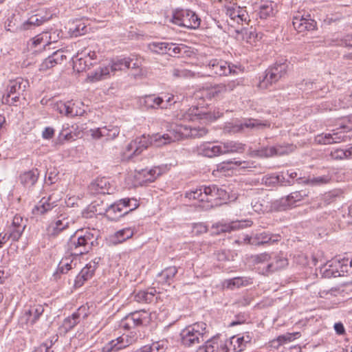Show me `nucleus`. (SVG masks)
Segmentation results:
<instances>
[{
  "mask_svg": "<svg viewBox=\"0 0 352 352\" xmlns=\"http://www.w3.org/2000/svg\"><path fill=\"white\" fill-rule=\"evenodd\" d=\"M207 133L208 130L204 126L176 124L168 133H156L151 137L143 135L133 140L122 151V160L124 161L133 160L135 157L140 155L150 145L161 147L183 138H201Z\"/></svg>",
  "mask_w": 352,
  "mask_h": 352,
  "instance_id": "obj_1",
  "label": "nucleus"
},
{
  "mask_svg": "<svg viewBox=\"0 0 352 352\" xmlns=\"http://www.w3.org/2000/svg\"><path fill=\"white\" fill-rule=\"evenodd\" d=\"M98 231L95 229L77 231L68 243V250L76 256L87 254L98 244Z\"/></svg>",
  "mask_w": 352,
  "mask_h": 352,
  "instance_id": "obj_2",
  "label": "nucleus"
},
{
  "mask_svg": "<svg viewBox=\"0 0 352 352\" xmlns=\"http://www.w3.org/2000/svg\"><path fill=\"white\" fill-rule=\"evenodd\" d=\"M181 342L187 347L194 346L210 339L208 325L204 322L186 327L180 333Z\"/></svg>",
  "mask_w": 352,
  "mask_h": 352,
  "instance_id": "obj_3",
  "label": "nucleus"
},
{
  "mask_svg": "<svg viewBox=\"0 0 352 352\" xmlns=\"http://www.w3.org/2000/svg\"><path fill=\"white\" fill-rule=\"evenodd\" d=\"M221 115L219 111L212 113L206 111L203 108L192 107L186 111H181L177 115V118L184 122H199L201 124H206L220 118Z\"/></svg>",
  "mask_w": 352,
  "mask_h": 352,
  "instance_id": "obj_4",
  "label": "nucleus"
},
{
  "mask_svg": "<svg viewBox=\"0 0 352 352\" xmlns=\"http://www.w3.org/2000/svg\"><path fill=\"white\" fill-rule=\"evenodd\" d=\"M28 86V81L22 78L10 80L7 86L6 94L2 98L3 103L9 105L14 104L19 101Z\"/></svg>",
  "mask_w": 352,
  "mask_h": 352,
  "instance_id": "obj_5",
  "label": "nucleus"
},
{
  "mask_svg": "<svg viewBox=\"0 0 352 352\" xmlns=\"http://www.w3.org/2000/svg\"><path fill=\"white\" fill-rule=\"evenodd\" d=\"M206 67L210 70V76H227L230 74H237L238 70L242 71L241 67L230 65L221 58H212L206 62Z\"/></svg>",
  "mask_w": 352,
  "mask_h": 352,
  "instance_id": "obj_6",
  "label": "nucleus"
},
{
  "mask_svg": "<svg viewBox=\"0 0 352 352\" xmlns=\"http://www.w3.org/2000/svg\"><path fill=\"white\" fill-rule=\"evenodd\" d=\"M288 63L286 60L280 63H276L265 71V75L263 80L259 82V87L261 89L267 88L269 85L276 82L283 78L288 69Z\"/></svg>",
  "mask_w": 352,
  "mask_h": 352,
  "instance_id": "obj_7",
  "label": "nucleus"
},
{
  "mask_svg": "<svg viewBox=\"0 0 352 352\" xmlns=\"http://www.w3.org/2000/svg\"><path fill=\"white\" fill-rule=\"evenodd\" d=\"M83 103L79 101H58L53 104V109L69 118L82 116L85 113Z\"/></svg>",
  "mask_w": 352,
  "mask_h": 352,
  "instance_id": "obj_8",
  "label": "nucleus"
},
{
  "mask_svg": "<svg viewBox=\"0 0 352 352\" xmlns=\"http://www.w3.org/2000/svg\"><path fill=\"white\" fill-rule=\"evenodd\" d=\"M173 22L179 26L197 29L200 25L201 19L192 10H182L177 11L173 14Z\"/></svg>",
  "mask_w": 352,
  "mask_h": 352,
  "instance_id": "obj_9",
  "label": "nucleus"
},
{
  "mask_svg": "<svg viewBox=\"0 0 352 352\" xmlns=\"http://www.w3.org/2000/svg\"><path fill=\"white\" fill-rule=\"evenodd\" d=\"M234 349L230 339L218 342V339L213 337L200 346L196 352H235Z\"/></svg>",
  "mask_w": 352,
  "mask_h": 352,
  "instance_id": "obj_10",
  "label": "nucleus"
},
{
  "mask_svg": "<svg viewBox=\"0 0 352 352\" xmlns=\"http://www.w3.org/2000/svg\"><path fill=\"white\" fill-rule=\"evenodd\" d=\"M149 322V314L145 311L131 313L120 322V327L130 330L135 327L146 325Z\"/></svg>",
  "mask_w": 352,
  "mask_h": 352,
  "instance_id": "obj_11",
  "label": "nucleus"
},
{
  "mask_svg": "<svg viewBox=\"0 0 352 352\" xmlns=\"http://www.w3.org/2000/svg\"><path fill=\"white\" fill-rule=\"evenodd\" d=\"M44 307L41 305H34L25 307L19 318V322L21 325H34L43 315Z\"/></svg>",
  "mask_w": 352,
  "mask_h": 352,
  "instance_id": "obj_12",
  "label": "nucleus"
},
{
  "mask_svg": "<svg viewBox=\"0 0 352 352\" xmlns=\"http://www.w3.org/2000/svg\"><path fill=\"white\" fill-rule=\"evenodd\" d=\"M302 197L303 196L300 192H292L290 195L276 201L274 203V207L280 211L292 209L299 206V203L302 200Z\"/></svg>",
  "mask_w": 352,
  "mask_h": 352,
  "instance_id": "obj_13",
  "label": "nucleus"
},
{
  "mask_svg": "<svg viewBox=\"0 0 352 352\" xmlns=\"http://www.w3.org/2000/svg\"><path fill=\"white\" fill-rule=\"evenodd\" d=\"M70 221L63 214H60L52 220L46 228V233L50 236H56L63 230L68 228Z\"/></svg>",
  "mask_w": 352,
  "mask_h": 352,
  "instance_id": "obj_14",
  "label": "nucleus"
},
{
  "mask_svg": "<svg viewBox=\"0 0 352 352\" xmlns=\"http://www.w3.org/2000/svg\"><path fill=\"white\" fill-rule=\"evenodd\" d=\"M197 153L199 155L207 157H214L222 155L220 142H205L197 148Z\"/></svg>",
  "mask_w": 352,
  "mask_h": 352,
  "instance_id": "obj_15",
  "label": "nucleus"
},
{
  "mask_svg": "<svg viewBox=\"0 0 352 352\" xmlns=\"http://www.w3.org/2000/svg\"><path fill=\"white\" fill-rule=\"evenodd\" d=\"M89 132L94 139L105 138L107 140H111L115 139L119 135L120 129L117 126L108 125L90 129Z\"/></svg>",
  "mask_w": 352,
  "mask_h": 352,
  "instance_id": "obj_16",
  "label": "nucleus"
},
{
  "mask_svg": "<svg viewBox=\"0 0 352 352\" xmlns=\"http://www.w3.org/2000/svg\"><path fill=\"white\" fill-rule=\"evenodd\" d=\"M346 135L342 132L333 130L332 133H321L316 137V142L320 144H330L346 141Z\"/></svg>",
  "mask_w": 352,
  "mask_h": 352,
  "instance_id": "obj_17",
  "label": "nucleus"
},
{
  "mask_svg": "<svg viewBox=\"0 0 352 352\" xmlns=\"http://www.w3.org/2000/svg\"><path fill=\"white\" fill-rule=\"evenodd\" d=\"M269 126L270 124L267 122H262L261 121L255 119H249L245 120L244 122L240 124L230 125L229 124L226 126L225 131L230 133H236L241 132L244 128L260 129Z\"/></svg>",
  "mask_w": 352,
  "mask_h": 352,
  "instance_id": "obj_18",
  "label": "nucleus"
},
{
  "mask_svg": "<svg viewBox=\"0 0 352 352\" xmlns=\"http://www.w3.org/2000/svg\"><path fill=\"white\" fill-rule=\"evenodd\" d=\"M292 24L295 30L299 32L306 30H313L316 27V22L312 19L309 14L306 16L298 14L293 17Z\"/></svg>",
  "mask_w": 352,
  "mask_h": 352,
  "instance_id": "obj_19",
  "label": "nucleus"
},
{
  "mask_svg": "<svg viewBox=\"0 0 352 352\" xmlns=\"http://www.w3.org/2000/svg\"><path fill=\"white\" fill-rule=\"evenodd\" d=\"M135 341L134 336H131L127 334H122L121 336L117 338L114 340H111L105 347L107 351H119L126 346L132 344Z\"/></svg>",
  "mask_w": 352,
  "mask_h": 352,
  "instance_id": "obj_20",
  "label": "nucleus"
},
{
  "mask_svg": "<svg viewBox=\"0 0 352 352\" xmlns=\"http://www.w3.org/2000/svg\"><path fill=\"white\" fill-rule=\"evenodd\" d=\"M226 14L230 17V20L237 23L246 21L248 18V14L245 8L235 4L227 6L226 7Z\"/></svg>",
  "mask_w": 352,
  "mask_h": 352,
  "instance_id": "obj_21",
  "label": "nucleus"
},
{
  "mask_svg": "<svg viewBox=\"0 0 352 352\" xmlns=\"http://www.w3.org/2000/svg\"><path fill=\"white\" fill-rule=\"evenodd\" d=\"M65 59H66V56L64 55L63 51L57 50L42 62L39 66V70L45 72L57 64H60Z\"/></svg>",
  "mask_w": 352,
  "mask_h": 352,
  "instance_id": "obj_22",
  "label": "nucleus"
},
{
  "mask_svg": "<svg viewBox=\"0 0 352 352\" xmlns=\"http://www.w3.org/2000/svg\"><path fill=\"white\" fill-rule=\"evenodd\" d=\"M288 264L285 258H276L273 261L266 263V266L258 267V272L263 275H268L270 273L281 270Z\"/></svg>",
  "mask_w": 352,
  "mask_h": 352,
  "instance_id": "obj_23",
  "label": "nucleus"
},
{
  "mask_svg": "<svg viewBox=\"0 0 352 352\" xmlns=\"http://www.w3.org/2000/svg\"><path fill=\"white\" fill-rule=\"evenodd\" d=\"M110 184L106 177H96L89 186V190L93 195L109 194Z\"/></svg>",
  "mask_w": 352,
  "mask_h": 352,
  "instance_id": "obj_24",
  "label": "nucleus"
},
{
  "mask_svg": "<svg viewBox=\"0 0 352 352\" xmlns=\"http://www.w3.org/2000/svg\"><path fill=\"white\" fill-rule=\"evenodd\" d=\"M222 155L227 154L242 153L245 150V144L234 140L220 142Z\"/></svg>",
  "mask_w": 352,
  "mask_h": 352,
  "instance_id": "obj_25",
  "label": "nucleus"
},
{
  "mask_svg": "<svg viewBox=\"0 0 352 352\" xmlns=\"http://www.w3.org/2000/svg\"><path fill=\"white\" fill-rule=\"evenodd\" d=\"M52 15H42L41 13L32 15L27 21L23 22L19 28L21 30H26L34 27L40 26L45 22L49 21Z\"/></svg>",
  "mask_w": 352,
  "mask_h": 352,
  "instance_id": "obj_26",
  "label": "nucleus"
},
{
  "mask_svg": "<svg viewBox=\"0 0 352 352\" xmlns=\"http://www.w3.org/2000/svg\"><path fill=\"white\" fill-rule=\"evenodd\" d=\"M55 201H51V197H43L32 208L34 215H42L52 210L56 206Z\"/></svg>",
  "mask_w": 352,
  "mask_h": 352,
  "instance_id": "obj_27",
  "label": "nucleus"
},
{
  "mask_svg": "<svg viewBox=\"0 0 352 352\" xmlns=\"http://www.w3.org/2000/svg\"><path fill=\"white\" fill-rule=\"evenodd\" d=\"M276 4L272 1H261L258 6L257 15L261 19H266L274 16L276 10L275 9Z\"/></svg>",
  "mask_w": 352,
  "mask_h": 352,
  "instance_id": "obj_28",
  "label": "nucleus"
},
{
  "mask_svg": "<svg viewBox=\"0 0 352 352\" xmlns=\"http://www.w3.org/2000/svg\"><path fill=\"white\" fill-rule=\"evenodd\" d=\"M12 230L10 232V236L12 241H16L19 239L25 228L23 219L20 215H15L12 223Z\"/></svg>",
  "mask_w": 352,
  "mask_h": 352,
  "instance_id": "obj_29",
  "label": "nucleus"
},
{
  "mask_svg": "<svg viewBox=\"0 0 352 352\" xmlns=\"http://www.w3.org/2000/svg\"><path fill=\"white\" fill-rule=\"evenodd\" d=\"M77 256L71 254L70 251L68 250L67 254L65 255L59 262L57 270L54 275L58 274H65L76 265L74 263V258Z\"/></svg>",
  "mask_w": 352,
  "mask_h": 352,
  "instance_id": "obj_30",
  "label": "nucleus"
},
{
  "mask_svg": "<svg viewBox=\"0 0 352 352\" xmlns=\"http://www.w3.org/2000/svg\"><path fill=\"white\" fill-rule=\"evenodd\" d=\"M177 273V268L175 266H170L162 270L157 276V281L162 285H170L174 280Z\"/></svg>",
  "mask_w": 352,
  "mask_h": 352,
  "instance_id": "obj_31",
  "label": "nucleus"
},
{
  "mask_svg": "<svg viewBox=\"0 0 352 352\" xmlns=\"http://www.w3.org/2000/svg\"><path fill=\"white\" fill-rule=\"evenodd\" d=\"M280 239L279 235H272L263 232L256 234L253 241H251V239H248V243L259 245L265 243H274L280 241Z\"/></svg>",
  "mask_w": 352,
  "mask_h": 352,
  "instance_id": "obj_32",
  "label": "nucleus"
},
{
  "mask_svg": "<svg viewBox=\"0 0 352 352\" xmlns=\"http://www.w3.org/2000/svg\"><path fill=\"white\" fill-rule=\"evenodd\" d=\"M226 94L224 89V84L220 83L213 87L203 89L201 92L202 96H205L207 98L219 99Z\"/></svg>",
  "mask_w": 352,
  "mask_h": 352,
  "instance_id": "obj_33",
  "label": "nucleus"
},
{
  "mask_svg": "<svg viewBox=\"0 0 352 352\" xmlns=\"http://www.w3.org/2000/svg\"><path fill=\"white\" fill-rule=\"evenodd\" d=\"M128 213L129 211H124V208L118 201L109 206L106 210L107 217L112 221H117Z\"/></svg>",
  "mask_w": 352,
  "mask_h": 352,
  "instance_id": "obj_34",
  "label": "nucleus"
},
{
  "mask_svg": "<svg viewBox=\"0 0 352 352\" xmlns=\"http://www.w3.org/2000/svg\"><path fill=\"white\" fill-rule=\"evenodd\" d=\"M100 261V257H96L89 263H88L86 266L79 272V278H84V280H87L90 279L93 276L95 270L98 267Z\"/></svg>",
  "mask_w": 352,
  "mask_h": 352,
  "instance_id": "obj_35",
  "label": "nucleus"
},
{
  "mask_svg": "<svg viewBox=\"0 0 352 352\" xmlns=\"http://www.w3.org/2000/svg\"><path fill=\"white\" fill-rule=\"evenodd\" d=\"M47 36V32H45L36 35L28 43V47L35 51L36 48L45 49L47 45H49Z\"/></svg>",
  "mask_w": 352,
  "mask_h": 352,
  "instance_id": "obj_36",
  "label": "nucleus"
},
{
  "mask_svg": "<svg viewBox=\"0 0 352 352\" xmlns=\"http://www.w3.org/2000/svg\"><path fill=\"white\" fill-rule=\"evenodd\" d=\"M132 58H118L112 61L111 66V72L120 71L125 69H129L130 67L136 68L138 67V63H133L131 65Z\"/></svg>",
  "mask_w": 352,
  "mask_h": 352,
  "instance_id": "obj_37",
  "label": "nucleus"
},
{
  "mask_svg": "<svg viewBox=\"0 0 352 352\" xmlns=\"http://www.w3.org/2000/svg\"><path fill=\"white\" fill-rule=\"evenodd\" d=\"M168 347V342L166 340H160L145 345L135 352H165Z\"/></svg>",
  "mask_w": 352,
  "mask_h": 352,
  "instance_id": "obj_38",
  "label": "nucleus"
},
{
  "mask_svg": "<svg viewBox=\"0 0 352 352\" xmlns=\"http://www.w3.org/2000/svg\"><path fill=\"white\" fill-rule=\"evenodd\" d=\"M134 234V230L131 228H124L117 231L112 236V241L115 244L121 243L131 239Z\"/></svg>",
  "mask_w": 352,
  "mask_h": 352,
  "instance_id": "obj_39",
  "label": "nucleus"
},
{
  "mask_svg": "<svg viewBox=\"0 0 352 352\" xmlns=\"http://www.w3.org/2000/svg\"><path fill=\"white\" fill-rule=\"evenodd\" d=\"M273 146H264L261 147L258 149H252L249 150V155L252 157H258V158H269L274 157V151Z\"/></svg>",
  "mask_w": 352,
  "mask_h": 352,
  "instance_id": "obj_40",
  "label": "nucleus"
},
{
  "mask_svg": "<svg viewBox=\"0 0 352 352\" xmlns=\"http://www.w3.org/2000/svg\"><path fill=\"white\" fill-rule=\"evenodd\" d=\"M274 157L287 155L295 151L296 146L293 144L284 143L273 146Z\"/></svg>",
  "mask_w": 352,
  "mask_h": 352,
  "instance_id": "obj_41",
  "label": "nucleus"
},
{
  "mask_svg": "<svg viewBox=\"0 0 352 352\" xmlns=\"http://www.w3.org/2000/svg\"><path fill=\"white\" fill-rule=\"evenodd\" d=\"M156 290L155 289H151L149 290L139 291L135 295V300L141 303H150L153 301Z\"/></svg>",
  "mask_w": 352,
  "mask_h": 352,
  "instance_id": "obj_42",
  "label": "nucleus"
},
{
  "mask_svg": "<svg viewBox=\"0 0 352 352\" xmlns=\"http://www.w3.org/2000/svg\"><path fill=\"white\" fill-rule=\"evenodd\" d=\"M299 336L300 333L298 332L294 333H287L286 334L279 336L277 338L274 339L270 342L271 346L278 349L280 345L294 340Z\"/></svg>",
  "mask_w": 352,
  "mask_h": 352,
  "instance_id": "obj_43",
  "label": "nucleus"
},
{
  "mask_svg": "<svg viewBox=\"0 0 352 352\" xmlns=\"http://www.w3.org/2000/svg\"><path fill=\"white\" fill-rule=\"evenodd\" d=\"M252 282L251 278L247 277H235L232 279L227 280L225 285L227 288L234 289L251 284Z\"/></svg>",
  "mask_w": 352,
  "mask_h": 352,
  "instance_id": "obj_44",
  "label": "nucleus"
},
{
  "mask_svg": "<svg viewBox=\"0 0 352 352\" xmlns=\"http://www.w3.org/2000/svg\"><path fill=\"white\" fill-rule=\"evenodd\" d=\"M143 177H126V182L129 184L132 182V185L128 186L129 189L135 188L140 186H146L149 184L155 182V177H148L147 179H142Z\"/></svg>",
  "mask_w": 352,
  "mask_h": 352,
  "instance_id": "obj_45",
  "label": "nucleus"
},
{
  "mask_svg": "<svg viewBox=\"0 0 352 352\" xmlns=\"http://www.w3.org/2000/svg\"><path fill=\"white\" fill-rule=\"evenodd\" d=\"M240 223L239 222H232L231 223H216L212 226L213 229H216L214 232L217 234H219L222 232H230L233 230H236L239 228Z\"/></svg>",
  "mask_w": 352,
  "mask_h": 352,
  "instance_id": "obj_46",
  "label": "nucleus"
},
{
  "mask_svg": "<svg viewBox=\"0 0 352 352\" xmlns=\"http://www.w3.org/2000/svg\"><path fill=\"white\" fill-rule=\"evenodd\" d=\"M163 100L160 97L155 95L146 96L144 98V104L146 108L162 109V102Z\"/></svg>",
  "mask_w": 352,
  "mask_h": 352,
  "instance_id": "obj_47",
  "label": "nucleus"
},
{
  "mask_svg": "<svg viewBox=\"0 0 352 352\" xmlns=\"http://www.w3.org/2000/svg\"><path fill=\"white\" fill-rule=\"evenodd\" d=\"M80 322L79 319L74 314L72 316L65 318L60 326V330L64 333H67L72 330L77 324Z\"/></svg>",
  "mask_w": 352,
  "mask_h": 352,
  "instance_id": "obj_48",
  "label": "nucleus"
},
{
  "mask_svg": "<svg viewBox=\"0 0 352 352\" xmlns=\"http://www.w3.org/2000/svg\"><path fill=\"white\" fill-rule=\"evenodd\" d=\"M235 164L232 161L223 162L216 166V168L212 170V175H215L216 173L223 174L224 176L229 175L226 173L234 168Z\"/></svg>",
  "mask_w": 352,
  "mask_h": 352,
  "instance_id": "obj_49",
  "label": "nucleus"
},
{
  "mask_svg": "<svg viewBox=\"0 0 352 352\" xmlns=\"http://www.w3.org/2000/svg\"><path fill=\"white\" fill-rule=\"evenodd\" d=\"M89 58L88 61L91 62V60L96 58V53L94 51H91L89 49L85 48L81 52H78L75 58H76V61L75 62V65H81L82 60H84V58Z\"/></svg>",
  "mask_w": 352,
  "mask_h": 352,
  "instance_id": "obj_50",
  "label": "nucleus"
},
{
  "mask_svg": "<svg viewBox=\"0 0 352 352\" xmlns=\"http://www.w3.org/2000/svg\"><path fill=\"white\" fill-rule=\"evenodd\" d=\"M111 72V65L100 67L98 69H96V71L90 76V78H91L92 80H100L102 79L106 78Z\"/></svg>",
  "mask_w": 352,
  "mask_h": 352,
  "instance_id": "obj_51",
  "label": "nucleus"
},
{
  "mask_svg": "<svg viewBox=\"0 0 352 352\" xmlns=\"http://www.w3.org/2000/svg\"><path fill=\"white\" fill-rule=\"evenodd\" d=\"M329 180V179H328V177H312L311 179H310L307 177H300L298 178V183H304L311 186L327 183Z\"/></svg>",
  "mask_w": 352,
  "mask_h": 352,
  "instance_id": "obj_52",
  "label": "nucleus"
},
{
  "mask_svg": "<svg viewBox=\"0 0 352 352\" xmlns=\"http://www.w3.org/2000/svg\"><path fill=\"white\" fill-rule=\"evenodd\" d=\"M148 47L151 52L159 54H166L167 52V42H153Z\"/></svg>",
  "mask_w": 352,
  "mask_h": 352,
  "instance_id": "obj_53",
  "label": "nucleus"
},
{
  "mask_svg": "<svg viewBox=\"0 0 352 352\" xmlns=\"http://www.w3.org/2000/svg\"><path fill=\"white\" fill-rule=\"evenodd\" d=\"M170 168V165L162 164L150 168L146 170V173L151 176H160L162 175L167 174Z\"/></svg>",
  "mask_w": 352,
  "mask_h": 352,
  "instance_id": "obj_54",
  "label": "nucleus"
},
{
  "mask_svg": "<svg viewBox=\"0 0 352 352\" xmlns=\"http://www.w3.org/2000/svg\"><path fill=\"white\" fill-rule=\"evenodd\" d=\"M45 32H47V41L48 45H50L53 43H56L60 38L63 37V33L61 30L59 29H51L49 31H45Z\"/></svg>",
  "mask_w": 352,
  "mask_h": 352,
  "instance_id": "obj_55",
  "label": "nucleus"
},
{
  "mask_svg": "<svg viewBox=\"0 0 352 352\" xmlns=\"http://www.w3.org/2000/svg\"><path fill=\"white\" fill-rule=\"evenodd\" d=\"M252 258L254 263L258 265L256 267V270L258 271V267H263L266 266L265 263L267 262V263L269 262L270 259V255L267 253H263L252 256Z\"/></svg>",
  "mask_w": 352,
  "mask_h": 352,
  "instance_id": "obj_56",
  "label": "nucleus"
},
{
  "mask_svg": "<svg viewBox=\"0 0 352 352\" xmlns=\"http://www.w3.org/2000/svg\"><path fill=\"white\" fill-rule=\"evenodd\" d=\"M230 340L232 341V345H234V347L236 349H234L235 352H241L243 351L248 345L246 342H243L242 338L239 335L234 336L231 337Z\"/></svg>",
  "mask_w": 352,
  "mask_h": 352,
  "instance_id": "obj_57",
  "label": "nucleus"
},
{
  "mask_svg": "<svg viewBox=\"0 0 352 352\" xmlns=\"http://www.w3.org/2000/svg\"><path fill=\"white\" fill-rule=\"evenodd\" d=\"M118 201L124 209L125 208L131 206V208L128 210L129 212L130 211L134 210L139 206V203H138V200L135 199L124 198V199H121L118 200Z\"/></svg>",
  "mask_w": 352,
  "mask_h": 352,
  "instance_id": "obj_58",
  "label": "nucleus"
},
{
  "mask_svg": "<svg viewBox=\"0 0 352 352\" xmlns=\"http://www.w3.org/2000/svg\"><path fill=\"white\" fill-rule=\"evenodd\" d=\"M59 138L65 140L74 139V135L69 124H65L63 125L62 130L59 133Z\"/></svg>",
  "mask_w": 352,
  "mask_h": 352,
  "instance_id": "obj_59",
  "label": "nucleus"
},
{
  "mask_svg": "<svg viewBox=\"0 0 352 352\" xmlns=\"http://www.w3.org/2000/svg\"><path fill=\"white\" fill-rule=\"evenodd\" d=\"M80 321L85 319L89 315V307L88 305H82L75 312L73 313Z\"/></svg>",
  "mask_w": 352,
  "mask_h": 352,
  "instance_id": "obj_60",
  "label": "nucleus"
},
{
  "mask_svg": "<svg viewBox=\"0 0 352 352\" xmlns=\"http://www.w3.org/2000/svg\"><path fill=\"white\" fill-rule=\"evenodd\" d=\"M348 149H335L331 152V156L335 160L349 159Z\"/></svg>",
  "mask_w": 352,
  "mask_h": 352,
  "instance_id": "obj_61",
  "label": "nucleus"
},
{
  "mask_svg": "<svg viewBox=\"0 0 352 352\" xmlns=\"http://www.w3.org/2000/svg\"><path fill=\"white\" fill-rule=\"evenodd\" d=\"M160 98L163 100V102H162V109H167L172 104H175V102H173L175 99V95L173 94H164V96Z\"/></svg>",
  "mask_w": 352,
  "mask_h": 352,
  "instance_id": "obj_62",
  "label": "nucleus"
},
{
  "mask_svg": "<svg viewBox=\"0 0 352 352\" xmlns=\"http://www.w3.org/2000/svg\"><path fill=\"white\" fill-rule=\"evenodd\" d=\"M252 208L256 212H263L267 210V206H265L259 199H254L252 200Z\"/></svg>",
  "mask_w": 352,
  "mask_h": 352,
  "instance_id": "obj_63",
  "label": "nucleus"
},
{
  "mask_svg": "<svg viewBox=\"0 0 352 352\" xmlns=\"http://www.w3.org/2000/svg\"><path fill=\"white\" fill-rule=\"evenodd\" d=\"M166 50V54L170 56H173L181 52V48L178 45L173 43H167Z\"/></svg>",
  "mask_w": 352,
  "mask_h": 352,
  "instance_id": "obj_64",
  "label": "nucleus"
}]
</instances>
